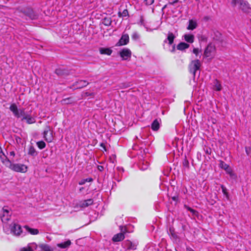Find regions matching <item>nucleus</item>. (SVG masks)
<instances>
[{
	"label": "nucleus",
	"instance_id": "4d7b16f0",
	"mask_svg": "<svg viewBox=\"0 0 251 251\" xmlns=\"http://www.w3.org/2000/svg\"><path fill=\"white\" fill-rule=\"evenodd\" d=\"M178 2V0H175L174 1H172V2H169V4H171V5H174V4H175V3H177Z\"/></svg>",
	"mask_w": 251,
	"mask_h": 251
},
{
	"label": "nucleus",
	"instance_id": "8fccbe9b",
	"mask_svg": "<svg viewBox=\"0 0 251 251\" xmlns=\"http://www.w3.org/2000/svg\"><path fill=\"white\" fill-rule=\"evenodd\" d=\"M190 212L193 214V215H195V216L197 215L198 214V211L194 209L191 210V211H190Z\"/></svg>",
	"mask_w": 251,
	"mask_h": 251
},
{
	"label": "nucleus",
	"instance_id": "72a5a7b5",
	"mask_svg": "<svg viewBox=\"0 0 251 251\" xmlns=\"http://www.w3.org/2000/svg\"><path fill=\"white\" fill-rule=\"evenodd\" d=\"M182 165L184 167L187 169H189V162L187 159L186 156H185L184 159L182 161Z\"/></svg>",
	"mask_w": 251,
	"mask_h": 251
},
{
	"label": "nucleus",
	"instance_id": "c756f323",
	"mask_svg": "<svg viewBox=\"0 0 251 251\" xmlns=\"http://www.w3.org/2000/svg\"><path fill=\"white\" fill-rule=\"evenodd\" d=\"M0 158L3 164H4L7 167V163L8 162L9 163H11V161L8 158V157L4 154V153H3V156L0 155Z\"/></svg>",
	"mask_w": 251,
	"mask_h": 251
},
{
	"label": "nucleus",
	"instance_id": "ea45409f",
	"mask_svg": "<svg viewBox=\"0 0 251 251\" xmlns=\"http://www.w3.org/2000/svg\"><path fill=\"white\" fill-rule=\"evenodd\" d=\"M21 251H33L32 247L28 246L27 247H24L21 249Z\"/></svg>",
	"mask_w": 251,
	"mask_h": 251
},
{
	"label": "nucleus",
	"instance_id": "49530a36",
	"mask_svg": "<svg viewBox=\"0 0 251 251\" xmlns=\"http://www.w3.org/2000/svg\"><path fill=\"white\" fill-rule=\"evenodd\" d=\"M226 172L228 174H229L230 176L232 175V170L230 168V167L228 166V169H226V170H225Z\"/></svg>",
	"mask_w": 251,
	"mask_h": 251
},
{
	"label": "nucleus",
	"instance_id": "c85d7f7f",
	"mask_svg": "<svg viewBox=\"0 0 251 251\" xmlns=\"http://www.w3.org/2000/svg\"><path fill=\"white\" fill-rule=\"evenodd\" d=\"M39 247L43 251H53V249L50 246L46 244L40 245Z\"/></svg>",
	"mask_w": 251,
	"mask_h": 251
},
{
	"label": "nucleus",
	"instance_id": "603ef678",
	"mask_svg": "<svg viewBox=\"0 0 251 251\" xmlns=\"http://www.w3.org/2000/svg\"><path fill=\"white\" fill-rule=\"evenodd\" d=\"M97 168L98 170L100 172H102L104 170V167L102 166L99 165L98 166Z\"/></svg>",
	"mask_w": 251,
	"mask_h": 251
},
{
	"label": "nucleus",
	"instance_id": "473e14b6",
	"mask_svg": "<svg viewBox=\"0 0 251 251\" xmlns=\"http://www.w3.org/2000/svg\"><path fill=\"white\" fill-rule=\"evenodd\" d=\"M72 102L73 100L71 98L64 99L61 100V103L63 104H68Z\"/></svg>",
	"mask_w": 251,
	"mask_h": 251
},
{
	"label": "nucleus",
	"instance_id": "774afa93",
	"mask_svg": "<svg viewBox=\"0 0 251 251\" xmlns=\"http://www.w3.org/2000/svg\"><path fill=\"white\" fill-rule=\"evenodd\" d=\"M4 7V6L0 5V7Z\"/></svg>",
	"mask_w": 251,
	"mask_h": 251
},
{
	"label": "nucleus",
	"instance_id": "9b49d317",
	"mask_svg": "<svg viewBox=\"0 0 251 251\" xmlns=\"http://www.w3.org/2000/svg\"><path fill=\"white\" fill-rule=\"evenodd\" d=\"M89 84V82L84 80H79L75 82L70 88L81 89Z\"/></svg>",
	"mask_w": 251,
	"mask_h": 251
},
{
	"label": "nucleus",
	"instance_id": "338daca9",
	"mask_svg": "<svg viewBox=\"0 0 251 251\" xmlns=\"http://www.w3.org/2000/svg\"><path fill=\"white\" fill-rule=\"evenodd\" d=\"M32 245H33L32 247H34V246H36V247L37 246V245L35 244H34V243H33Z\"/></svg>",
	"mask_w": 251,
	"mask_h": 251
},
{
	"label": "nucleus",
	"instance_id": "9d476101",
	"mask_svg": "<svg viewBox=\"0 0 251 251\" xmlns=\"http://www.w3.org/2000/svg\"><path fill=\"white\" fill-rule=\"evenodd\" d=\"M120 56L123 60H126L130 58L131 56V51L127 48H124L120 51Z\"/></svg>",
	"mask_w": 251,
	"mask_h": 251
},
{
	"label": "nucleus",
	"instance_id": "ddd939ff",
	"mask_svg": "<svg viewBox=\"0 0 251 251\" xmlns=\"http://www.w3.org/2000/svg\"><path fill=\"white\" fill-rule=\"evenodd\" d=\"M176 37V36L173 32L169 31L167 34V38L164 41V44L167 43L169 45H173Z\"/></svg>",
	"mask_w": 251,
	"mask_h": 251
},
{
	"label": "nucleus",
	"instance_id": "dca6fc26",
	"mask_svg": "<svg viewBox=\"0 0 251 251\" xmlns=\"http://www.w3.org/2000/svg\"><path fill=\"white\" fill-rule=\"evenodd\" d=\"M22 121L24 120H26V123L28 124H31L35 123L36 120L35 119L32 117L31 115L28 113L25 117H24L21 119Z\"/></svg>",
	"mask_w": 251,
	"mask_h": 251
},
{
	"label": "nucleus",
	"instance_id": "7c9ffc66",
	"mask_svg": "<svg viewBox=\"0 0 251 251\" xmlns=\"http://www.w3.org/2000/svg\"><path fill=\"white\" fill-rule=\"evenodd\" d=\"M102 24L105 26H110L112 23L111 18L105 17L102 19Z\"/></svg>",
	"mask_w": 251,
	"mask_h": 251
},
{
	"label": "nucleus",
	"instance_id": "052dcab7",
	"mask_svg": "<svg viewBox=\"0 0 251 251\" xmlns=\"http://www.w3.org/2000/svg\"><path fill=\"white\" fill-rule=\"evenodd\" d=\"M10 155L14 156L15 155V153L14 151H11L9 153Z\"/></svg>",
	"mask_w": 251,
	"mask_h": 251
},
{
	"label": "nucleus",
	"instance_id": "a211bd4d",
	"mask_svg": "<svg viewBox=\"0 0 251 251\" xmlns=\"http://www.w3.org/2000/svg\"><path fill=\"white\" fill-rule=\"evenodd\" d=\"M186 42L189 43H193L194 41L195 36L193 34H185L183 36Z\"/></svg>",
	"mask_w": 251,
	"mask_h": 251
},
{
	"label": "nucleus",
	"instance_id": "393cba45",
	"mask_svg": "<svg viewBox=\"0 0 251 251\" xmlns=\"http://www.w3.org/2000/svg\"><path fill=\"white\" fill-rule=\"evenodd\" d=\"M24 227L32 235H37L39 233L38 229L30 228L28 226H25Z\"/></svg>",
	"mask_w": 251,
	"mask_h": 251
},
{
	"label": "nucleus",
	"instance_id": "4be33fe9",
	"mask_svg": "<svg viewBox=\"0 0 251 251\" xmlns=\"http://www.w3.org/2000/svg\"><path fill=\"white\" fill-rule=\"evenodd\" d=\"M168 233L174 239L176 240L178 238V236L176 233L175 228L173 226H172L169 227Z\"/></svg>",
	"mask_w": 251,
	"mask_h": 251
},
{
	"label": "nucleus",
	"instance_id": "cd10ccee",
	"mask_svg": "<svg viewBox=\"0 0 251 251\" xmlns=\"http://www.w3.org/2000/svg\"><path fill=\"white\" fill-rule=\"evenodd\" d=\"M126 247L128 250H135L136 249L137 244L130 241H127L126 243Z\"/></svg>",
	"mask_w": 251,
	"mask_h": 251
},
{
	"label": "nucleus",
	"instance_id": "4468645a",
	"mask_svg": "<svg viewBox=\"0 0 251 251\" xmlns=\"http://www.w3.org/2000/svg\"><path fill=\"white\" fill-rule=\"evenodd\" d=\"M215 50V47L210 43L208 45L207 47L205 48L204 51V55L206 57H210L211 52H213Z\"/></svg>",
	"mask_w": 251,
	"mask_h": 251
},
{
	"label": "nucleus",
	"instance_id": "5701e85b",
	"mask_svg": "<svg viewBox=\"0 0 251 251\" xmlns=\"http://www.w3.org/2000/svg\"><path fill=\"white\" fill-rule=\"evenodd\" d=\"M99 50L100 54L108 55H111L112 52V50L110 48H100Z\"/></svg>",
	"mask_w": 251,
	"mask_h": 251
},
{
	"label": "nucleus",
	"instance_id": "f704fd0d",
	"mask_svg": "<svg viewBox=\"0 0 251 251\" xmlns=\"http://www.w3.org/2000/svg\"><path fill=\"white\" fill-rule=\"evenodd\" d=\"M229 165L226 164L224 161L220 160L219 167L224 170H226L228 169Z\"/></svg>",
	"mask_w": 251,
	"mask_h": 251
},
{
	"label": "nucleus",
	"instance_id": "2f4dec72",
	"mask_svg": "<svg viewBox=\"0 0 251 251\" xmlns=\"http://www.w3.org/2000/svg\"><path fill=\"white\" fill-rule=\"evenodd\" d=\"M93 181V179L92 177H88L85 179H82L79 181V185H82L84 184L87 182H92Z\"/></svg>",
	"mask_w": 251,
	"mask_h": 251
},
{
	"label": "nucleus",
	"instance_id": "20e7f679",
	"mask_svg": "<svg viewBox=\"0 0 251 251\" xmlns=\"http://www.w3.org/2000/svg\"><path fill=\"white\" fill-rule=\"evenodd\" d=\"M201 63L200 60L195 59L192 60L189 65V70L192 74L194 77H195L197 71L200 70Z\"/></svg>",
	"mask_w": 251,
	"mask_h": 251
},
{
	"label": "nucleus",
	"instance_id": "864d4df0",
	"mask_svg": "<svg viewBox=\"0 0 251 251\" xmlns=\"http://www.w3.org/2000/svg\"><path fill=\"white\" fill-rule=\"evenodd\" d=\"M100 146L101 147H102V148L104 149V150L105 151H106V147H105V145L104 143H101L100 144Z\"/></svg>",
	"mask_w": 251,
	"mask_h": 251
},
{
	"label": "nucleus",
	"instance_id": "3c124183",
	"mask_svg": "<svg viewBox=\"0 0 251 251\" xmlns=\"http://www.w3.org/2000/svg\"><path fill=\"white\" fill-rule=\"evenodd\" d=\"M245 151H246V152L247 154V155H249L250 154V152H251V148H250L246 147L245 148Z\"/></svg>",
	"mask_w": 251,
	"mask_h": 251
},
{
	"label": "nucleus",
	"instance_id": "f3484780",
	"mask_svg": "<svg viewBox=\"0 0 251 251\" xmlns=\"http://www.w3.org/2000/svg\"><path fill=\"white\" fill-rule=\"evenodd\" d=\"M213 39L214 40L219 42L220 43H222L223 41L222 35L218 31H215L214 32Z\"/></svg>",
	"mask_w": 251,
	"mask_h": 251
},
{
	"label": "nucleus",
	"instance_id": "39448f33",
	"mask_svg": "<svg viewBox=\"0 0 251 251\" xmlns=\"http://www.w3.org/2000/svg\"><path fill=\"white\" fill-rule=\"evenodd\" d=\"M7 165L8 168L17 172L25 173L27 171V167L24 164H12L11 162L10 163L8 162Z\"/></svg>",
	"mask_w": 251,
	"mask_h": 251
},
{
	"label": "nucleus",
	"instance_id": "e2e57ef3",
	"mask_svg": "<svg viewBox=\"0 0 251 251\" xmlns=\"http://www.w3.org/2000/svg\"><path fill=\"white\" fill-rule=\"evenodd\" d=\"M203 19H204V20H205V21H207L209 19V17H208V16H205V17L203 18Z\"/></svg>",
	"mask_w": 251,
	"mask_h": 251
},
{
	"label": "nucleus",
	"instance_id": "a878e982",
	"mask_svg": "<svg viewBox=\"0 0 251 251\" xmlns=\"http://www.w3.org/2000/svg\"><path fill=\"white\" fill-rule=\"evenodd\" d=\"M160 127V124L157 119H155L151 124V128L153 131H157Z\"/></svg>",
	"mask_w": 251,
	"mask_h": 251
},
{
	"label": "nucleus",
	"instance_id": "423d86ee",
	"mask_svg": "<svg viewBox=\"0 0 251 251\" xmlns=\"http://www.w3.org/2000/svg\"><path fill=\"white\" fill-rule=\"evenodd\" d=\"M10 208H9L8 206H4L2 208V213L0 216V218L1 221L3 223H6L8 221L10 220L12 214V213H11L10 211Z\"/></svg>",
	"mask_w": 251,
	"mask_h": 251
},
{
	"label": "nucleus",
	"instance_id": "e433bc0d",
	"mask_svg": "<svg viewBox=\"0 0 251 251\" xmlns=\"http://www.w3.org/2000/svg\"><path fill=\"white\" fill-rule=\"evenodd\" d=\"M36 144L38 147L41 150L43 149L46 147V143L43 141L37 142Z\"/></svg>",
	"mask_w": 251,
	"mask_h": 251
},
{
	"label": "nucleus",
	"instance_id": "0e129e2a",
	"mask_svg": "<svg viewBox=\"0 0 251 251\" xmlns=\"http://www.w3.org/2000/svg\"><path fill=\"white\" fill-rule=\"evenodd\" d=\"M84 189V188L83 187H81L79 189V191L80 192H81Z\"/></svg>",
	"mask_w": 251,
	"mask_h": 251
},
{
	"label": "nucleus",
	"instance_id": "c03bdc74",
	"mask_svg": "<svg viewBox=\"0 0 251 251\" xmlns=\"http://www.w3.org/2000/svg\"><path fill=\"white\" fill-rule=\"evenodd\" d=\"M144 2L146 5H150L153 3L154 0H144Z\"/></svg>",
	"mask_w": 251,
	"mask_h": 251
},
{
	"label": "nucleus",
	"instance_id": "1a4fd4ad",
	"mask_svg": "<svg viewBox=\"0 0 251 251\" xmlns=\"http://www.w3.org/2000/svg\"><path fill=\"white\" fill-rule=\"evenodd\" d=\"M44 138L48 142H50L53 139L52 131H50V128L49 126H47L43 133Z\"/></svg>",
	"mask_w": 251,
	"mask_h": 251
},
{
	"label": "nucleus",
	"instance_id": "0eeeda50",
	"mask_svg": "<svg viewBox=\"0 0 251 251\" xmlns=\"http://www.w3.org/2000/svg\"><path fill=\"white\" fill-rule=\"evenodd\" d=\"M11 231L15 235L19 236L22 233V227L16 223H12L10 225Z\"/></svg>",
	"mask_w": 251,
	"mask_h": 251
},
{
	"label": "nucleus",
	"instance_id": "a18cd8bd",
	"mask_svg": "<svg viewBox=\"0 0 251 251\" xmlns=\"http://www.w3.org/2000/svg\"><path fill=\"white\" fill-rule=\"evenodd\" d=\"M84 96L86 97H89V96L94 97L95 93H89V92H86L84 93Z\"/></svg>",
	"mask_w": 251,
	"mask_h": 251
},
{
	"label": "nucleus",
	"instance_id": "7ed1b4c3",
	"mask_svg": "<svg viewBox=\"0 0 251 251\" xmlns=\"http://www.w3.org/2000/svg\"><path fill=\"white\" fill-rule=\"evenodd\" d=\"M20 12L28 17L31 20H35L38 17L37 13L30 7L21 8L20 10Z\"/></svg>",
	"mask_w": 251,
	"mask_h": 251
},
{
	"label": "nucleus",
	"instance_id": "bf43d9fd",
	"mask_svg": "<svg viewBox=\"0 0 251 251\" xmlns=\"http://www.w3.org/2000/svg\"><path fill=\"white\" fill-rule=\"evenodd\" d=\"M186 251H195L190 247H187Z\"/></svg>",
	"mask_w": 251,
	"mask_h": 251
},
{
	"label": "nucleus",
	"instance_id": "6ab92c4d",
	"mask_svg": "<svg viewBox=\"0 0 251 251\" xmlns=\"http://www.w3.org/2000/svg\"><path fill=\"white\" fill-rule=\"evenodd\" d=\"M189 44L185 42H180L176 46V49L179 50L183 51L184 50L189 48Z\"/></svg>",
	"mask_w": 251,
	"mask_h": 251
},
{
	"label": "nucleus",
	"instance_id": "09e8293b",
	"mask_svg": "<svg viewBox=\"0 0 251 251\" xmlns=\"http://www.w3.org/2000/svg\"><path fill=\"white\" fill-rule=\"evenodd\" d=\"M172 45V49L171 50V51L172 52H175L176 51V47L175 44H173Z\"/></svg>",
	"mask_w": 251,
	"mask_h": 251
},
{
	"label": "nucleus",
	"instance_id": "79ce46f5",
	"mask_svg": "<svg viewBox=\"0 0 251 251\" xmlns=\"http://www.w3.org/2000/svg\"><path fill=\"white\" fill-rule=\"evenodd\" d=\"M123 17H129L128 11L127 9H124L122 12Z\"/></svg>",
	"mask_w": 251,
	"mask_h": 251
},
{
	"label": "nucleus",
	"instance_id": "b1692460",
	"mask_svg": "<svg viewBox=\"0 0 251 251\" xmlns=\"http://www.w3.org/2000/svg\"><path fill=\"white\" fill-rule=\"evenodd\" d=\"M198 25L196 21H193V20H190L189 21V25L187 27V29L188 30H194L196 28Z\"/></svg>",
	"mask_w": 251,
	"mask_h": 251
},
{
	"label": "nucleus",
	"instance_id": "f8f14e48",
	"mask_svg": "<svg viewBox=\"0 0 251 251\" xmlns=\"http://www.w3.org/2000/svg\"><path fill=\"white\" fill-rule=\"evenodd\" d=\"M129 42V36L127 34H123L119 40L116 43V46H121L126 45Z\"/></svg>",
	"mask_w": 251,
	"mask_h": 251
},
{
	"label": "nucleus",
	"instance_id": "5fc2aeb1",
	"mask_svg": "<svg viewBox=\"0 0 251 251\" xmlns=\"http://www.w3.org/2000/svg\"><path fill=\"white\" fill-rule=\"evenodd\" d=\"M184 207L188 211H189L190 212V211H191V210L193 209V208L190 207L189 206L186 205H184Z\"/></svg>",
	"mask_w": 251,
	"mask_h": 251
},
{
	"label": "nucleus",
	"instance_id": "37998d69",
	"mask_svg": "<svg viewBox=\"0 0 251 251\" xmlns=\"http://www.w3.org/2000/svg\"><path fill=\"white\" fill-rule=\"evenodd\" d=\"M148 166L149 164L147 163L146 164L143 163L142 165H140V168L142 170H145L148 168Z\"/></svg>",
	"mask_w": 251,
	"mask_h": 251
},
{
	"label": "nucleus",
	"instance_id": "4c0bfd02",
	"mask_svg": "<svg viewBox=\"0 0 251 251\" xmlns=\"http://www.w3.org/2000/svg\"><path fill=\"white\" fill-rule=\"evenodd\" d=\"M214 86L215 87V90L218 91H220L221 90L222 86L219 81L217 79L216 80V82L215 83Z\"/></svg>",
	"mask_w": 251,
	"mask_h": 251
},
{
	"label": "nucleus",
	"instance_id": "f257e3e1",
	"mask_svg": "<svg viewBox=\"0 0 251 251\" xmlns=\"http://www.w3.org/2000/svg\"><path fill=\"white\" fill-rule=\"evenodd\" d=\"M231 5L235 7L236 5H239V8L245 13H250L251 12V7L249 2L245 0H232Z\"/></svg>",
	"mask_w": 251,
	"mask_h": 251
},
{
	"label": "nucleus",
	"instance_id": "a19ab883",
	"mask_svg": "<svg viewBox=\"0 0 251 251\" xmlns=\"http://www.w3.org/2000/svg\"><path fill=\"white\" fill-rule=\"evenodd\" d=\"M203 151L206 154H210L211 153V149L210 148L206 147L203 149Z\"/></svg>",
	"mask_w": 251,
	"mask_h": 251
},
{
	"label": "nucleus",
	"instance_id": "13d9d810",
	"mask_svg": "<svg viewBox=\"0 0 251 251\" xmlns=\"http://www.w3.org/2000/svg\"><path fill=\"white\" fill-rule=\"evenodd\" d=\"M172 200L174 201H177L178 200V197L177 196H174L172 198Z\"/></svg>",
	"mask_w": 251,
	"mask_h": 251
},
{
	"label": "nucleus",
	"instance_id": "6e6d98bb",
	"mask_svg": "<svg viewBox=\"0 0 251 251\" xmlns=\"http://www.w3.org/2000/svg\"><path fill=\"white\" fill-rule=\"evenodd\" d=\"M122 85H123V87H125V88L129 87L130 86V83H128V84L123 83Z\"/></svg>",
	"mask_w": 251,
	"mask_h": 251
},
{
	"label": "nucleus",
	"instance_id": "aec40b11",
	"mask_svg": "<svg viewBox=\"0 0 251 251\" xmlns=\"http://www.w3.org/2000/svg\"><path fill=\"white\" fill-rule=\"evenodd\" d=\"M124 238V234L123 233H119L114 235V236L112 238V240L114 242H119L123 240Z\"/></svg>",
	"mask_w": 251,
	"mask_h": 251
},
{
	"label": "nucleus",
	"instance_id": "de8ad7c7",
	"mask_svg": "<svg viewBox=\"0 0 251 251\" xmlns=\"http://www.w3.org/2000/svg\"><path fill=\"white\" fill-rule=\"evenodd\" d=\"M199 50L198 48H194L193 50V52L197 56L199 53Z\"/></svg>",
	"mask_w": 251,
	"mask_h": 251
},
{
	"label": "nucleus",
	"instance_id": "680f3d73",
	"mask_svg": "<svg viewBox=\"0 0 251 251\" xmlns=\"http://www.w3.org/2000/svg\"><path fill=\"white\" fill-rule=\"evenodd\" d=\"M118 15L119 17H123L122 12L119 11L118 13Z\"/></svg>",
	"mask_w": 251,
	"mask_h": 251
},
{
	"label": "nucleus",
	"instance_id": "bb28decb",
	"mask_svg": "<svg viewBox=\"0 0 251 251\" xmlns=\"http://www.w3.org/2000/svg\"><path fill=\"white\" fill-rule=\"evenodd\" d=\"M28 154L31 156L35 157L38 155V152L36 151L34 147L32 146H30L28 149Z\"/></svg>",
	"mask_w": 251,
	"mask_h": 251
},
{
	"label": "nucleus",
	"instance_id": "c9c22d12",
	"mask_svg": "<svg viewBox=\"0 0 251 251\" xmlns=\"http://www.w3.org/2000/svg\"><path fill=\"white\" fill-rule=\"evenodd\" d=\"M221 187L222 190V192H223V194H224V195L226 196V198L227 199H228V198H229V194H228V193L227 192V189L223 185H221Z\"/></svg>",
	"mask_w": 251,
	"mask_h": 251
},
{
	"label": "nucleus",
	"instance_id": "58836bf2",
	"mask_svg": "<svg viewBox=\"0 0 251 251\" xmlns=\"http://www.w3.org/2000/svg\"><path fill=\"white\" fill-rule=\"evenodd\" d=\"M139 35L136 32H134L131 36L132 39L134 40H137L139 39Z\"/></svg>",
	"mask_w": 251,
	"mask_h": 251
},
{
	"label": "nucleus",
	"instance_id": "6e6552de",
	"mask_svg": "<svg viewBox=\"0 0 251 251\" xmlns=\"http://www.w3.org/2000/svg\"><path fill=\"white\" fill-rule=\"evenodd\" d=\"M55 73L59 77L65 78L70 74V71L63 68H58L55 70Z\"/></svg>",
	"mask_w": 251,
	"mask_h": 251
},
{
	"label": "nucleus",
	"instance_id": "f03ea898",
	"mask_svg": "<svg viewBox=\"0 0 251 251\" xmlns=\"http://www.w3.org/2000/svg\"><path fill=\"white\" fill-rule=\"evenodd\" d=\"M9 109L17 118L25 117L28 113L25 112L24 108L18 109L17 105L14 103L11 104Z\"/></svg>",
	"mask_w": 251,
	"mask_h": 251
},
{
	"label": "nucleus",
	"instance_id": "412c9836",
	"mask_svg": "<svg viewBox=\"0 0 251 251\" xmlns=\"http://www.w3.org/2000/svg\"><path fill=\"white\" fill-rule=\"evenodd\" d=\"M71 244V241L70 240H68L63 243L57 244V246L61 249H66L69 248Z\"/></svg>",
	"mask_w": 251,
	"mask_h": 251
},
{
	"label": "nucleus",
	"instance_id": "2eb2a0df",
	"mask_svg": "<svg viewBox=\"0 0 251 251\" xmlns=\"http://www.w3.org/2000/svg\"><path fill=\"white\" fill-rule=\"evenodd\" d=\"M93 199H89L86 200L81 201L80 202L79 206L81 208H85L89 205H92L93 203Z\"/></svg>",
	"mask_w": 251,
	"mask_h": 251
},
{
	"label": "nucleus",
	"instance_id": "69168bd1",
	"mask_svg": "<svg viewBox=\"0 0 251 251\" xmlns=\"http://www.w3.org/2000/svg\"><path fill=\"white\" fill-rule=\"evenodd\" d=\"M0 152H2V148L0 146Z\"/></svg>",
	"mask_w": 251,
	"mask_h": 251
}]
</instances>
